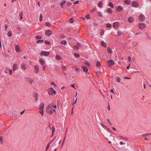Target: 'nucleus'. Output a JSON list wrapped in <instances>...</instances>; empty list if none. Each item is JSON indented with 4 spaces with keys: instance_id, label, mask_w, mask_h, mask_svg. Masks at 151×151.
<instances>
[{
    "instance_id": "nucleus-21",
    "label": "nucleus",
    "mask_w": 151,
    "mask_h": 151,
    "mask_svg": "<svg viewBox=\"0 0 151 151\" xmlns=\"http://www.w3.org/2000/svg\"><path fill=\"white\" fill-rule=\"evenodd\" d=\"M119 26L118 23L117 22H115L113 24V27H118Z\"/></svg>"
},
{
    "instance_id": "nucleus-51",
    "label": "nucleus",
    "mask_w": 151,
    "mask_h": 151,
    "mask_svg": "<svg viewBox=\"0 0 151 151\" xmlns=\"http://www.w3.org/2000/svg\"><path fill=\"white\" fill-rule=\"evenodd\" d=\"M65 68H66V66H65L63 65H62L61 67V68L62 69H64Z\"/></svg>"
},
{
    "instance_id": "nucleus-37",
    "label": "nucleus",
    "mask_w": 151,
    "mask_h": 151,
    "mask_svg": "<svg viewBox=\"0 0 151 151\" xmlns=\"http://www.w3.org/2000/svg\"><path fill=\"white\" fill-rule=\"evenodd\" d=\"M45 44L46 45H50V43L49 41L46 40L45 42Z\"/></svg>"
},
{
    "instance_id": "nucleus-9",
    "label": "nucleus",
    "mask_w": 151,
    "mask_h": 151,
    "mask_svg": "<svg viewBox=\"0 0 151 151\" xmlns=\"http://www.w3.org/2000/svg\"><path fill=\"white\" fill-rule=\"evenodd\" d=\"M52 34V31L50 30H47L45 31V34L48 37H50Z\"/></svg>"
},
{
    "instance_id": "nucleus-5",
    "label": "nucleus",
    "mask_w": 151,
    "mask_h": 151,
    "mask_svg": "<svg viewBox=\"0 0 151 151\" xmlns=\"http://www.w3.org/2000/svg\"><path fill=\"white\" fill-rule=\"evenodd\" d=\"M132 5L133 7L137 8L139 7V4L136 1H134L132 3Z\"/></svg>"
},
{
    "instance_id": "nucleus-11",
    "label": "nucleus",
    "mask_w": 151,
    "mask_h": 151,
    "mask_svg": "<svg viewBox=\"0 0 151 151\" xmlns=\"http://www.w3.org/2000/svg\"><path fill=\"white\" fill-rule=\"evenodd\" d=\"M34 72L36 73H38L39 71V67L37 65H36L34 66Z\"/></svg>"
},
{
    "instance_id": "nucleus-63",
    "label": "nucleus",
    "mask_w": 151,
    "mask_h": 151,
    "mask_svg": "<svg viewBox=\"0 0 151 151\" xmlns=\"http://www.w3.org/2000/svg\"><path fill=\"white\" fill-rule=\"evenodd\" d=\"M124 79H130V78H128L127 77H124Z\"/></svg>"
},
{
    "instance_id": "nucleus-30",
    "label": "nucleus",
    "mask_w": 151,
    "mask_h": 151,
    "mask_svg": "<svg viewBox=\"0 0 151 151\" xmlns=\"http://www.w3.org/2000/svg\"><path fill=\"white\" fill-rule=\"evenodd\" d=\"M96 66L98 67H99L101 66V63L99 61L97 62Z\"/></svg>"
},
{
    "instance_id": "nucleus-42",
    "label": "nucleus",
    "mask_w": 151,
    "mask_h": 151,
    "mask_svg": "<svg viewBox=\"0 0 151 151\" xmlns=\"http://www.w3.org/2000/svg\"><path fill=\"white\" fill-rule=\"evenodd\" d=\"M117 81L119 83L121 81V78L119 77H117Z\"/></svg>"
},
{
    "instance_id": "nucleus-43",
    "label": "nucleus",
    "mask_w": 151,
    "mask_h": 151,
    "mask_svg": "<svg viewBox=\"0 0 151 151\" xmlns=\"http://www.w3.org/2000/svg\"><path fill=\"white\" fill-rule=\"evenodd\" d=\"M117 34L118 35H120L122 33V32H121L119 30L117 32Z\"/></svg>"
},
{
    "instance_id": "nucleus-20",
    "label": "nucleus",
    "mask_w": 151,
    "mask_h": 151,
    "mask_svg": "<svg viewBox=\"0 0 151 151\" xmlns=\"http://www.w3.org/2000/svg\"><path fill=\"white\" fill-rule=\"evenodd\" d=\"M56 59L58 60H62L61 57L59 55H56Z\"/></svg>"
},
{
    "instance_id": "nucleus-10",
    "label": "nucleus",
    "mask_w": 151,
    "mask_h": 151,
    "mask_svg": "<svg viewBox=\"0 0 151 151\" xmlns=\"http://www.w3.org/2000/svg\"><path fill=\"white\" fill-rule=\"evenodd\" d=\"M39 61L40 62V63L42 65H45V61L42 58H40V59Z\"/></svg>"
},
{
    "instance_id": "nucleus-13",
    "label": "nucleus",
    "mask_w": 151,
    "mask_h": 151,
    "mask_svg": "<svg viewBox=\"0 0 151 151\" xmlns=\"http://www.w3.org/2000/svg\"><path fill=\"white\" fill-rule=\"evenodd\" d=\"M44 104L43 103H41L39 105V109L40 110L43 109Z\"/></svg>"
},
{
    "instance_id": "nucleus-14",
    "label": "nucleus",
    "mask_w": 151,
    "mask_h": 151,
    "mask_svg": "<svg viewBox=\"0 0 151 151\" xmlns=\"http://www.w3.org/2000/svg\"><path fill=\"white\" fill-rule=\"evenodd\" d=\"M128 20L129 22H132L134 21L133 18L132 17H130L128 18Z\"/></svg>"
},
{
    "instance_id": "nucleus-48",
    "label": "nucleus",
    "mask_w": 151,
    "mask_h": 151,
    "mask_svg": "<svg viewBox=\"0 0 151 151\" xmlns=\"http://www.w3.org/2000/svg\"><path fill=\"white\" fill-rule=\"evenodd\" d=\"M98 15L100 17H101L102 15L101 12H99L98 13Z\"/></svg>"
},
{
    "instance_id": "nucleus-49",
    "label": "nucleus",
    "mask_w": 151,
    "mask_h": 151,
    "mask_svg": "<svg viewBox=\"0 0 151 151\" xmlns=\"http://www.w3.org/2000/svg\"><path fill=\"white\" fill-rule=\"evenodd\" d=\"M69 21L70 23H73V18H71L70 19Z\"/></svg>"
},
{
    "instance_id": "nucleus-53",
    "label": "nucleus",
    "mask_w": 151,
    "mask_h": 151,
    "mask_svg": "<svg viewBox=\"0 0 151 151\" xmlns=\"http://www.w3.org/2000/svg\"><path fill=\"white\" fill-rule=\"evenodd\" d=\"M104 34V32L103 30L100 33V35L101 36H102Z\"/></svg>"
},
{
    "instance_id": "nucleus-56",
    "label": "nucleus",
    "mask_w": 151,
    "mask_h": 151,
    "mask_svg": "<svg viewBox=\"0 0 151 151\" xmlns=\"http://www.w3.org/2000/svg\"><path fill=\"white\" fill-rule=\"evenodd\" d=\"M35 101L36 102L38 100V96L34 97Z\"/></svg>"
},
{
    "instance_id": "nucleus-57",
    "label": "nucleus",
    "mask_w": 151,
    "mask_h": 151,
    "mask_svg": "<svg viewBox=\"0 0 151 151\" xmlns=\"http://www.w3.org/2000/svg\"><path fill=\"white\" fill-rule=\"evenodd\" d=\"M147 39L148 40H151V37H150L149 35H147Z\"/></svg>"
},
{
    "instance_id": "nucleus-39",
    "label": "nucleus",
    "mask_w": 151,
    "mask_h": 151,
    "mask_svg": "<svg viewBox=\"0 0 151 151\" xmlns=\"http://www.w3.org/2000/svg\"><path fill=\"white\" fill-rule=\"evenodd\" d=\"M85 17L88 19H90V17L89 14H88L86 15L85 16Z\"/></svg>"
},
{
    "instance_id": "nucleus-23",
    "label": "nucleus",
    "mask_w": 151,
    "mask_h": 151,
    "mask_svg": "<svg viewBox=\"0 0 151 151\" xmlns=\"http://www.w3.org/2000/svg\"><path fill=\"white\" fill-rule=\"evenodd\" d=\"M17 68V65L16 64H14L13 66V69L14 70H16Z\"/></svg>"
},
{
    "instance_id": "nucleus-61",
    "label": "nucleus",
    "mask_w": 151,
    "mask_h": 151,
    "mask_svg": "<svg viewBox=\"0 0 151 151\" xmlns=\"http://www.w3.org/2000/svg\"><path fill=\"white\" fill-rule=\"evenodd\" d=\"M3 137L2 136H0V141L3 140Z\"/></svg>"
},
{
    "instance_id": "nucleus-52",
    "label": "nucleus",
    "mask_w": 151,
    "mask_h": 151,
    "mask_svg": "<svg viewBox=\"0 0 151 151\" xmlns=\"http://www.w3.org/2000/svg\"><path fill=\"white\" fill-rule=\"evenodd\" d=\"M9 71L10 73V75H11V74L12 73V70L11 69H9Z\"/></svg>"
},
{
    "instance_id": "nucleus-35",
    "label": "nucleus",
    "mask_w": 151,
    "mask_h": 151,
    "mask_svg": "<svg viewBox=\"0 0 151 151\" xmlns=\"http://www.w3.org/2000/svg\"><path fill=\"white\" fill-rule=\"evenodd\" d=\"M74 55L76 58H78L80 57V55L78 54L75 53Z\"/></svg>"
},
{
    "instance_id": "nucleus-55",
    "label": "nucleus",
    "mask_w": 151,
    "mask_h": 151,
    "mask_svg": "<svg viewBox=\"0 0 151 151\" xmlns=\"http://www.w3.org/2000/svg\"><path fill=\"white\" fill-rule=\"evenodd\" d=\"M71 86L74 88L75 89H76V88L75 87L74 84H72L71 85Z\"/></svg>"
},
{
    "instance_id": "nucleus-38",
    "label": "nucleus",
    "mask_w": 151,
    "mask_h": 151,
    "mask_svg": "<svg viewBox=\"0 0 151 151\" xmlns=\"http://www.w3.org/2000/svg\"><path fill=\"white\" fill-rule=\"evenodd\" d=\"M100 124L102 126L104 129L106 128L107 129H109V128H108L106 126H104V125L101 123H100Z\"/></svg>"
},
{
    "instance_id": "nucleus-62",
    "label": "nucleus",
    "mask_w": 151,
    "mask_h": 151,
    "mask_svg": "<svg viewBox=\"0 0 151 151\" xmlns=\"http://www.w3.org/2000/svg\"><path fill=\"white\" fill-rule=\"evenodd\" d=\"M8 71H9V69H7L5 70V72L6 73H8Z\"/></svg>"
},
{
    "instance_id": "nucleus-3",
    "label": "nucleus",
    "mask_w": 151,
    "mask_h": 151,
    "mask_svg": "<svg viewBox=\"0 0 151 151\" xmlns=\"http://www.w3.org/2000/svg\"><path fill=\"white\" fill-rule=\"evenodd\" d=\"M56 93V91L52 87H51L48 91V93L50 95H53V94H55Z\"/></svg>"
},
{
    "instance_id": "nucleus-28",
    "label": "nucleus",
    "mask_w": 151,
    "mask_h": 151,
    "mask_svg": "<svg viewBox=\"0 0 151 151\" xmlns=\"http://www.w3.org/2000/svg\"><path fill=\"white\" fill-rule=\"evenodd\" d=\"M102 3L101 1H100L98 3V7L99 8H101L102 7Z\"/></svg>"
},
{
    "instance_id": "nucleus-33",
    "label": "nucleus",
    "mask_w": 151,
    "mask_h": 151,
    "mask_svg": "<svg viewBox=\"0 0 151 151\" xmlns=\"http://www.w3.org/2000/svg\"><path fill=\"white\" fill-rule=\"evenodd\" d=\"M108 5L112 8H114V5L111 2H110L109 3Z\"/></svg>"
},
{
    "instance_id": "nucleus-50",
    "label": "nucleus",
    "mask_w": 151,
    "mask_h": 151,
    "mask_svg": "<svg viewBox=\"0 0 151 151\" xmlns=\"http://www.w3.org/2000/svg\"><path fill=\"white\" fill-rule=\"evenodd\" d=\"M79 2V1L77 0V1H74V2H73V3L74 4H78Z\"/></svg>"
},
{
    "instance_id": "nucleus-44",
    "label": "nucleus",
    "mask_w": 151,
    "mask_h": 151,
    "mask_svg": "<svg viewBox=\"0 0 151 151\" xmlns=\"http://www.w3.org/2000/svg\"><path fill=\"white\" fill-rule=\"evenodd\" d=\"M33 95L34 97L38 96V94L37 93H33Z\"/></svg>"
},
{
    "instance_id": "nucleus-17",
    "label": "nucleus",
    "mask_w": 151,
    "mask_h": 151,
    "mask_svg": "<svg viewBox=\"0 0 151 151\" xmlns=\"http://www.w3.org/2000/svg\"><path fill=\"white\" fill-rule=\"evenodd\" d=\"M21 66L23 70H25L26 69V68L25 66V65L24 63H22L21 65Z\"/></svg>"
},
{
    "instance_id": "nucleus-32",
    "label": "nucleus",
    "mask_w": 151,
    "mask_h": 151,
    "mask_svg": "<svg viewBox=\"0 0 151 151\" xmlns=\"http://www.w3.org/2000/svg\"><path fill=\"white\" fill-rule=\"evenodd\" d=\"M44 40H39L37 41V43H42L44 42Z\"/></svg>"
},
{
    "instance_id": "nucleus-1",
    "label": "nucleus",
    "mask_w": 151,
    "mask_h": 151,
    "mask_svg": "<svg viewBox=\"0 0 151 151\" xmlns=\"http://www.w3.org/2000/svg\"><path fill=\"white\" fill-rule=\"evenodd\" d=\"M53 109L52 108L51 106V104H49L47 107V109L46 110V112L48 113L51 114L53 113Z\"/></svg>"
},
{
    "instance_id": "nucleus-2",
    "label": "nucleus",
    "mask_w": 151,
    "mask_h": 151,
    "mask_svg": "<svg viewBox=\"0 0 151 151\" xmlns=\"http://www.w3.org/2000/svg\"><path fill=\"white\" fill-rule=\"evenodd\" d=\"M39 54L41 56H47L50 54V52L48 51H41L39 53Z\"/></svg>"
},
{
    "instance_id": "nucleus-41",
    "label": "nucleus",
    "mask_w": 151,
    "mask_h": 151,
    "mask_svg": "<svg viewBox=\"0 0 151 151\" xmlns=\"http://www.w3.org/2000/svg\"><path fill=\"white\" fill-rule=\"evenodd\" d=\"M42 15L41 14H40V18H39V20L40 21H42Z\"/></svg>"
},
{
    "instance_id": "nucleus-40",
    "label": "nucleus",
    "mask_w": 151,
    "mask_h": 151,
    "mask_svg": "<svg viewBox=\"0 0 151 151\" xmlns=\"http://www.w3.org/2000/svg\"><path fill=\"white\" fill-rule=\"evenodd\" d=\"M84 64L87 66L90 65V64L88 61H86L84 62Z\"/></svg>"
},
{
    "instance_id": "nucleus-24",
    "label": "nucleus",
    "mask_w": 151,
    "mask_h": 151,
    "mask_svg": "<svg viewBox=\"0 0 151 151\" xmlns=\"http://www.w3.org/2000/svg\"><path fill=\"white\" fill-rule=\"evenodd\" d=\"M101 43L102 45V46L104 47H106V44L105 43V42L104 41H101Z\"/></svg>"
},
{
    "instance_id": "nucleus-47",
    "label": "nucleus",
    "mask_w": 151,
    "mask_h": 151,
    "mask_svg": "<svg viewBox=\"0 0 151 151\" xmlns=\"http://www.w3.org/2000/svg\"><path fill=\"white\" fill-rule=\"evenodd\" d=\"M50 145V143H48L47 145L46 148V150L49 148V147Z\"/></svg>"
},
{
    "instance_id": "nucleus-19",
    "label": "nucleus",
    "mask_w": 151,
    "mask_h": 151,
    "mask_svg": "<svg viewBox=\"0 0 151 151\" xmlns=\"http://www.w3.org/2000/svg\"><path fill=\"white\" fill-rule=\"evenodd\" d=\"M106 12L108 13L109 14H111L112 13V10L111 8H109L107 9Z\"/></svg>"
},
{
    "instance_id": "nucleus-12",
    "label": "nucleus",
    "mask_w": 151,
    "mask_h": 151,
    "mask_svg": "<svg viewBox=\"0 0 151 151\" xmlns=\"http://www.w3.org/2000/svg\"><path fill=\"white\" fill-rule=\"evenodd\" d=\"M82 68L83 70V71L86 72V73H87V72L88 71V69L85 66H82Z\"/></svg>"
},
{
    "instance_id": "nucleus-36",
    "label": "nucleus",
    "mask_w": 151,
    "mask_h": 151,
    "mask_svg": "<svg viewBox=\"0 0 151 151\" xmlns=\"http://www.w3.org/2000/svg\"><path fill=\"white\" fill-rule=\"evenodd\" d=\"M39 113L42 114L43 116L44 115V110L43 109L39 111Z\"/></svg>"
},
{
    "instance_id": "nucleus-27",
    "label": "nucleus",
    "mask_w": 151,
    "mask_h": 151,
    "mask_svg": "<svg viewBox=\"0 0 151 151\" xmlns=\"http://www.w3.org/2000/svg\"><path fill=\"white\" fill-rule=\"evenodd\" d=\"M61 43L64 45H66L67 44V42L66 40H63L61 42Z\"/></svg>"
},
{
    "instance_id": "nucleus-64",
    "label": "nucleus",
    "mask_w": 151,
    "mask_h": 151,
    "mask_svg": "<svg viewBox=\"0 0 151 151\" xmlns=\"http://www.w3.org/2000/svg\"><path fill=\"white\" fill-rule=\"evenodd\" d=\"M40 37V36H37L36 37H35V38L36 39H37V40H38V39H39V37Z\"/></svg>"
},
{
    "instance_id": "nucleus-16",
    "label": "nucleus",
    "mask_w": 151,
    "mask_h": 151,
    "mask_svg": "<svg viewBox=\"0 0 151 151\" xmlns=\"http://www.w3.org/2000/svg\"><path fill=\"white\" fill-rule=\"evenodd\" d=\"M28 80H26V81H28L29 83L32 84L34 82V81L33 80H32L31 78H28Z\"/></svg>"
},
{
    "instance_id": "nucleus-18",
    "label": "nucleus",
    "mask_w": 151,
    "mask_h": 151,
    "mask_svg": "<svg viewBox=\"0 0 151 151\" xmlns=\"http://www.w3.org/2000/svg\"><path fill=\"white\" fill-rule=\"evenodd\" d=\"M55 128L54 126H52V135H51L52 137L53 135L54 134V132L55 131Z\"/></svg>"
},
{
    "instance_id": "nucleus-58",
    "label": "nucleus",
    "mask_w": 151,
    "mask_h": 151,
    "mask_svg": "<svg viewBox=\"0 0 151 151\" xmlns=\"http://www.w3.org/2000/svg\"><path fill=\"white\" fill-rule=\"evenodd\" d=\"M43 66V70L45 71V69L46 68V65H42Z\"/></svg>"
},
{
    "instance_id": "nucleus-54",
    "label": "nucleus",
    "mask_w": 151,
    "mask_h": 151,
    "mask_svg": "<svg viewBox=\"0 0 151 151\" xmlns=\"http://www.w3.org/2000/svg\"><path fill=\"white\" fill-rule=\"evenodd\" d=\"M52 107H53V108H54V109H56L57 108V105H54L52 104Z\"/></svg>"
},
{
    "instance_id": "nucleus-34",
    "label": "nucleus",
    "mask_w": 151,
    "mask_h": 151,
    "mask_svg": "<svg viewBox=\"0 0 151 151\" xmlns=\"http://www.w3.org/2000/svg\"><path fill=\"white\" fill-rule=\"evenodd\" d=\"M106 27L107 28H111V24L109 23H108L106 24Z\"/></svg>"
},
{
    "instance_id": "nucleus-26",
    "label": "nucleus",
    "mask_w": 151,
    "mask_h": 151,
    "mask_svg": "<svg viewBox=\"0 0 151 151\" xmlns=\"http://www.w3.org/2000/svg\"><path fill=\"white\" fill-rule=\"evenodd\" d=\"M7 35L9 37H11L12 35V33L11 31H9L7 34Z\"/></svg>"
},
{
    "instance_id": "nucleus-6",
    "label": "nucleus",
    "mask_w": 151,
    "mask_h": 151,
    "mask_svg": "<svg viewBox=\"0 0 151 151\" xmlns=\"http://www.w3.org/2000/svg\"><path fill=\"white\" fill-rule=\"evenodd\" d=\"M139 24V25H138V27L139 29H143L146 27V25L144 23H140Z\"/></svg>"
},
{
    "instance_id": "nucleus-31",
    "label": "nucleus",
    "mask_w": 151,
    "mask_h": 151,
    "mask_svg": "<svg viewBox=\"0 0 151 151\" xmlns=\"http://www.w3.org/2000/svg\"><path fill=\"white\" fill-rule=\"evenodd\" d=\"M15 50L16 52H18L19 49V46L18 45H17L15 47Z\"/></svg>"
},
{
    "instance_id": "nucleus-15",
    "label": "nucleus",
    "mask_w": 151,
    "mask_h": 151,
    "mask_svg": "<svg viewBox=\"0 0 151 151\" xmlns=\"http://www.w3.org/2000/svg\"><path fill=\"white\" fill-rule=\"evenodd\" d=\"M66 2V1L65 0H63L61 3L60 4V5L62 8H63V6L64 4Z\"/></svg>"
},
{
    "instance_id": "nucleus-59",
    "label": "nucleus",
    "mask_w": 151,
    "mask_h": 151,
    "mask_svg": "<svg viewBox=\"0 0 151 151\" xmlns=\"http://www.w3.org/2000/svg\"><path fill=\"white\" fill-rule=\"evenodd\" d=\"M76 71H78V72H79V71H80V69L79 68H76Z\"/></svg>"
},
{
    "instance_id": "nucleus-29",
    "label": "nucleus",
    "mask_w": 151,
    "mask_h": 151,
    "mask_svg": "<svg viewBox=\"0 0 151 151\" xmlns=\"http://www.w3.org/2000/svg\"><path fill=\"white\" fill-rule=\"evenodd\" d=\"M107 50L109 53H112V50L110 47H108L107 48Z\"/></svg>"
},
{
    "instance_id": "nucleus-7",
    "label": "nucleus",
    "mask_w": 151,
    "mask_h": 151,
    "mask_svg": "<svg viewBox=\"0 0 151 151\" xmlns=\"http://www.w3.org/2000/svg\"><path fill=\"white\" fill-rule=\"evenodd\" d=\"M124 8L122 6H118L116 7V9L119 12H122Z\"/></svg>"
},
{
    "instance_id": "nucleus-22",
    "label": "nucleus",
    "mask_w": 151,
    "mask_h": 151,
    "mask_svg": "<svg viewBox=\"0 0 151 151\" xmlns=\"http://www.w3.org/2000/svg\"><path fill=\"white\" fill-rule=\"evenodd\" d=\"M23 14V12L22 11H21L19 13V16H20V18L21 19H23V17H22Z\"/></svg>"
},
{
    "instance_id": "nucleus-4",
    "label": "nucleus",
    "mask_w": 151,
    "mask_h": 151,
    "mask_svg": "<svg viewBox=\"0 0 151 151\" xmlns=\"http://www.w3.org/2000/svg\"><path fill=\"white\" fill-rule=\"evenodd\" d=\"M108 66L110 67L114 64V61L111 59H109L107 61Z\"/></svg>"
},
{
    "instance_id": "nucleus-60",
    "label": "nucleus",
    "mask_w": 151,
    "mask_h": 151,
    "mask_svg": "<svg viewBox=\"0 0 151 151\" xmlns=\"http://www.w3.org/2000/svg\"><path fill=\"white\" fill-rule=\"evenodd\" d=\"M131 59V58L129 56L128 57V60L129 61V62H130Z\"/></svg>"
},
{
    "instance_id": "nucleus-8",
    "label": "nucleus",
    "mask_w": 151,
    "mask_h": 151,
    "mask_svg": "<svg viewBox=\"0 0 151 151\" xmlns=\"http://www.w3.org/2000/svg\"><path fill=\"white\" fill-rule=\"evenodd\" d=\"M139 19L140 21H143L145 19V16L142 14H140L139 17Z\"/></svg>"
},
{
    "instance_id": "nucleus-45",
    "label": "nucleus",
    "mask_w": 151,
    "mask_h": 151,
    "mask_svg": "<svg viewBox=\"0 0 151 151\" xmlns=\"http://www.w3.org/2000/svg\"><path fill=\"white\" fill-rule=\"evenodd\" d=\"M67 6H70L72 4V3L70 2H67Z\"/></svg>"
},
{
    "instance_id": "nucleus-46",
    "label": "nucleus",
    "mask_w": 151,
    "mask_h": 151,
    "mask_svg": "<svg viewBox=\"0 0 151 151\" xmlns=\"http://www.w3.org/2000/svg\"><path fill=\"white\" fill-rule=\"evenodd\" d=\"M46 25L49 27H50V24L48 22H46L45 23Z\"/></svg>"
},
{
    "instance_id": "nucleus-25",
    "label": "nucleus",
    "mask_w": 151,
    "mask_h": 151,
    "mask_svg": "<svg viewBox=\"0 0 151 151\" xmlns=\"http://www.w3.org/2000/svg\"><path fill=\"white\" fill-rule=\"evenodd\" d=\"M125 3L126 4L129 5L130 3V0H125Z\"/></svg>"
}]
</instances>
